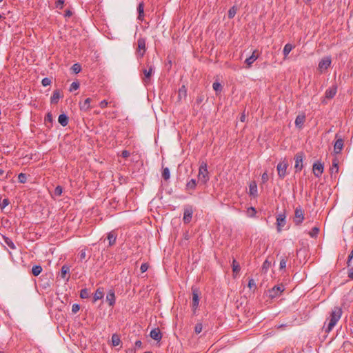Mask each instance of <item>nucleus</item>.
<instances>
[{
    "mask_svg": "<svg viewBox=\"0 0 353 353\" xmlns=\"http://www.w3.org/2000/svg\"><path fill=\"white\" fill-rule=\"evenodd\" d=\"M70 268L67 265H63L61 269L60 276L62 279H65L67 274L69 273Z\"/></svg>",
    "mask_w": 353,
    "mask_h": 353,
    "instance_id": "nucleus-30",
    "label": "nucleus"
},
{
    "mask_svg": "<svg viewBox=\"0 0 353 353\" xmlns=\"http://www.w3.org/2000/svg\"><path fill=\"white\" fill-rule=\"evenodd\" d=\"M199 181H200L202 183L205 184L209 180V172L208 170V165L206 163L203 162L200 166L199 170Z\"/></svg>",
    "mask_w": 353,
    "mask_h": 353,
    "instance_id": "nucleus-3",
    "label": "nucleus"
},
{
    "mask_svg": "<svg viewBox=\"0 0 353 353\" xmlns=\"http://www.w3.org/2000/svg\"><path fill=\"white\" fill-rule=\"evenodd\" d=\"M232 271H233L234 274H236L240 272V270H241L240 265H239V263L235 259H234L232 261Z\"/></svg>",
    "mask_w": 353,
    "mask_h": 353,
    "instance_id": "nucleus-31",
    "label": "nucleus"
},
{
    "mask_svg": "<svg viewBox=\"0 0 353 353\" xmlns=\"http://www.w3.org/2000/svg\"><path fill=\"white\" fill-rule=\"evenodd\" d=\"M202 329H203V325L201 323H198L196 324L195 327H194V332L196 333V334H199L202 331Z\"/></svg>",
    "mask_w": 353,
    "mask_h": 353,
    "instance_id": "nucleus-45",
    "label": "nucleus"
},
{
    "mask_svg": "<svg viewBox=\"0 0 353 353\" xmlns=\"http://www.w3.org/2000/svg\"><path fill=\"white\" fill-rule=\"evenodd\" d=\"M336 138L337 139L334 145V152L335 154H340L344 145L343 139L341 137L338 138L337 134H336Z\"/></svg>",
    "mask_w": 353,
    "mask_h": 353,
    "instance_id": "nucleus-12",
    "label": "nucleus"
},
{
    "mask_svg": "<svg viewBox=\"0 0 353 353\" xmlns=\"http://www.w3.org/2000/svg\"><path fill=\"white\" fill-rule=\"evenodd\" d=\"M5 242L11 249L14 250L16 248L14 243L10 239L6 238Z\"/></svg>",
    "mask_w": 353,
    "mask_h": 353,
    "instance_id": "nucleus-49",
    "label": "nucleus"
},
{
    "mask_svg": "<svg viewBox=\"0 0 353 353\" xmlns=\"http://www.w3.org/2000/svg\"><path fill=\"white\" fill-rule=\"evenodd\" d=\"M90 101L91 99L87 98L82 104L80 103V109L83 111L88 110L90 108Z\"/></svg>",
    "mask_w": 353,
    "mask_h": 353,
    "instance_id": "nucleus-28",
    "label": "nucleus"
},
{
    "mask_svg": "<svg viewBox=\"0 0 353 353\" xmlns=\"http://www.w3.org/2000/svg\"><path fill=\"white\" fill-rule=\"evenodd\" d=\"M89 296H90V293H89L88 289L84 288L81 290L80 297L81 299H88Z\"/></svg>",
    "mask_w": 353,
    "mask_h": 353,
    "instance_id": "nucleus-37",
    "label": "nucleus"
},
{
    "mask_svg": "<svg viewBox=\"0 0 353 353\" xmlns=\"http://www.w3.org/2000/svg\"><path fill=\"white\" fill-rule=\"evenodd\" d=\"M256 213V211L254 208L250 207L248 209V214L250 216L252 217L254 216Z\"/></svg>",
    "mask_w": 353,
    "mask_h": 353,
    "instance_id": "nucleus-50",
    "label": "nucleus"
},
{
    "mask_svg": "<svg viewBox=\"0 0 353 353\" xmlns=\"http://www.w3.org/2000/svg\"><path fill=\"white\" fill-rule=\"evenodd\" d=\"M9 203H10L9 199H3L1 203H0L1 208H5L6 206H8L9 205Z\"/></svg>",
    "mask_w": 353,
    "mask_h": 353,
    "instance_id": "nucleus-51",
    "label": "nucleus"
},
{
    "mask_svg": "<svg viewBox=\"0 0 353 353\" xmlns=\"http://www.w3.org/2000/svg\"><path fill=\"white\" fill-rule=\"evenodd\" d=\"M58 121L63 127H65L68 124V117L65 114H61L59 116Z\"/></svg>",
    "mask_w": 353,
    "mask_h": 353,
    "instance_id": "nucleus-27",
    "label": "nucleus"
},
{
    "mask_svg": "<svg viewBox=\"0 0 353 353\" xmlns=\"http://www.w3.org/2000/svg\"><path fill=\"white\" fill-rule=\"evenodd\" d=\"M63 97L61 94V91L59 89H57L53 92L52 95L50 98V103L52 104H56L58 103L59 100Z\"/></svg>",
    "mask_w": 353,
    "mask_h": 353,
    "instance_id": "nucleus-16",
    "label": "nucleus"
},
{
    "mask_svg": "<svg viewBox=\"0 0 353 353\" xmlns=\"http://www.w3.org/2000/svg\"><path fill=\"white\" fill-rule=\"evenodd\" d=\"M130 156V152L128 150H123L121 152V157L123 158H128Z\"/></svg>",
    "mask_w": 353,
    "mask_h": 353,
    "instance_id": "nucleus-59",
    "label": "nucleus"
},
{
    "mask_svg": "<svg viewBox=\"0 0 353 353\" xmlns=\"http://www.w3.org/2000/svg\"><path fill=\"white\" fill-rule=\"evenodd\" d=\"M203 101V95L198 96L196 99V102L198 104L201 103Z\"/></svg>",
    "mask_w": 353,
    "mask_h": 353,
    "instance_id": "nucleus-61",
    "label": "nucleus"
},
{
    "mask_svg": "<svg viewBox=\"0 0 353 353\" xmlns=\"http://www.w3.org/2000/svg\"><path fill=\"white\" fill-rule=\"evenodd\" d=\"M305 121V116L304 114H299L295 119V125L301 129L302 128Z\"/></svg>",
    "mask_w": 353,
    "mask_h": 353,
    "instance_id": "nucleus-20",
    "label": "nucleus"
},
{
    "mask_svg": "<svg viewBox=\"0 0 353 353\" xmlns=\"http://www.w3.org/2000/svg\"><path fill=\"white\" fill-rule=\"evenodd\" d=\"M63 192V188L60 185H58L54 189V194L57 196H59L61 195Z\"/></svg>",
    "mask_w": 353,
    "mask_h": 353,
    "instance_id": "nucleus-42",
    "label": "nucleus"
},
{
    "mask_svg": "<svg viewBox=\"0 0 353 353\" xmlns=\"http://www.w3.org/2000/svg\"><path fill=\"white\" fill-rule=\"evenodd\" d=\"M284 290L283 285H276L270 290V296L273 299L279 296L281 293Z\"/></svg>",
    "mask_w": 353,
    "mask_h": 353,
    "instance_id": "nucleus-14",
    "label": "nucleus"
},
{
    "mask_svg": "<svg viewBox=\"0 0 353 353\" xmlns=\"http://www.w3.org/2000/svg\"><path fill=\"white\" fill-rule=\"evenodd\" d=\"M236 11H237V8L236 6H232L230 8V10H228V18L229 19H232L234 17L236 13Z\"/></svg>",
    "mask_w": 353,
    "mask_h": 353,
    "instance_id": "nucleus-35",
    "label": "nucleus"
},
{
    "mask_svg": "<svg viewBox=\"0 0 353 353\" xmlns=\"http://www.w3.org/2000/svg\"><path fill=\"white\" fill-rule=\"evenodd\" d=\"M352 259H353V254H352V252H350V254L348 256L347 261V265L348 267L350 266V262H351Z\"/></svg>",
    "mask_w": 353,
    "mask_h": 353,
    "instance_id": "nucleus-60",
    "label": "nucleus"
},
{
    "mask_svg": "<svg viewBox=\"0 0 353 353\" xmlns=\"http://www.w3.org/2000/svg\"><path fill=\"white\" fill-rule=\"evenodd\" d=\"M212 87H213V89L216 92L221 91V90L222 88L221 83H219V82H216V81L213 83Z\"/></svg>",
    "mask_w": 353,
    "mask_h": 353,
    "instance_id": "nucleus-47",
    "label": "nucleus"
},
{
    "mask_svg": "<svg viewBox=\"0 0 353 353\" xmlns=\"http://www.w3.org/2000/svg\"><path fill=\"white\" fill-rule=\"evenodd\" d=\"M258 59V54H257V51L256 50H254L252 55L250 56L248 58H247L245 60V63L247 65L246 68H250L252 63Z\"/></svg>",
    "mask_w": 353,
    "mask_h": 353,
    "instance_id": "nucleus-15",
    "label": "nucleus"
},
{
    "mask_svg": "<svg viewBox=\"0 0 353 353\" xmlns=\"http://www.w3.org/2000/svg\"><path fill=\"white\" fill-rule=\"evenodd\" d=\"M51 83H52L51 80L48 77L43 78L41 81V84L44 87L50 85L51 84Z\"/></svg>",
    "mask_w": 353,
    "mask_h": 353,
    "instance_id": "nucleus-46",
    "label": "nucleus"
},
{
    "mask_svg": "<svg viewBox=\"0 0 353 353\" xmlns=\"http://www.w3.org/2000/svg\"><path fill=\"white\" fill-rule=\"evenodd\" d=\"M196 186V181L195 179H192L186 184L187 190H194Z\"/></svg>",
    "mask_w": 353,
    "mask_h": 353,
    "instance_id": "nucleus-32",
    "label": "nucleus"
},
{
    "mask_svg": "<svg viewBox=\"0 0 353 353\" xmlns=\"http://www.w3.org/2000/svg\"><path fill=\"white\" fill-rule=\"evenodd\" d=\"M287 261H288L287 256H282L281 258V261H280V263H279L280 270H283L286 268Z\"/></svg>",
    "mask_w": 353,
    "mask_h": 353,
    "instance_id": "nucleus-36",
    "label": "nucleus"
},
{
    "mask_svg": "<svg viewBox=\"0 0 353 353\" xmlns=\"http://www.w3.org/2000/svg\"><path fill=\"white\" fill-rule=\"evenodd\" d=\"M18 180L21 183H25L27 181V176L24 173H20L18 175Z\"/></svg>",
    "mask_w": 353,
    "mask_h": 353,
    "instance_id": "nucleus-39",
    "label": "nucleus"
},
{
    "mask_svg": "<svg viewBox=\"0 0 353 353\" xmlns=\"http://www.w3.org/2000/svg\"><path fill=\"white\" fill-rule=\"evenodd\" d=\"M138 17L137 19L142 21L144 17V3L141 2L139 3L137 7Z\"/></svg>",
    "mask_w": 353,
    "mask_h": 353,
    "instance_id": "nucleus-22",
    "label": "nucleus"
},
{
    "mask_svg": "<svg viewBox=\"0 0 353 353\" xmlns=\"http://www.w3.org/2000/svg\"><path fill=\"white\" fill-rule=\"evenodd\" d=\"M331 173L334 172L337 173L339 172V160L336 158H334L332 160V168H331Z\"/></svg>",
    "mask_w": 353,
    "mask_h": 353,
    "instance_id": "nucleus-29",
    "label": "nucleus"
},
{
    "mask_svg": "<svg viewBox=\"0 0 353 353\" xmlns=\"http://www.w3.org/2000/svg\"><path fill=\"white\" fill-rule=\"evenodd\" d=\"M248 286L250 290H254L256 289V285L255 281L253 279H249Z\"/></svg>",
    "mask_w": 353,
    "mask_h": 353,
    "instance_id": "nucleus-41",
    "label": "nucleus"
},
{
    "mask_svg": "<svg viewBox=\"0 0 353 353\" xmlns=\"http://www.w3.org/2000/svg\"><path fill=\"white\" fill-rule=\"evenodd\" d=\"M303 158H304V154L303 152H299L295 155V157H294V161H295L294 168H295L296 172H300L303 169Z\"/></svg>",
    "mask_w": 353,
    "mask_h": 353,
    "instance_id": "nucleus-7",
    "label": "nucleus"
},
{
    "mask_svg": "<svg viewBox=\"0 0 353 353\" xmlns=\"http://www.w3.org/2000/svg\"><path fill=\"white\" fill-rule=\"evenodd\" d=\"M80 261H83L86 259V250L85 249L81 250L79 254Z\"/></svg>",
    "mask_w": 353,
    "mask_h": 353,
    "instance_id": "nucleus-48",
    "label": "nucleus"
},
{
    "mask_svg": "<svg viewBox=\"0 0 353 353\" xmlns=\"http://www.w3.org/2000/svg\"><path fill=\"white\" fill-rule=\"evenodd\" d=\"M331 58L330 57H323L319 63L318 69L322 72L326 70L331 65Z\"/></svg>",
    "mask_w": 353,
    "mask_h": 353,
    "instance_id": "nucleus-10",
    "label": "nucleus"
},
{
    "mask_svg": "<svg viewBox=\"0 0 353 353\" xmlns=\"http://www.w3.org/2000/svg\"><path fill=\"white\" fill-rule=\"evenodd\" d=\"M348 277L353 279V268H350L348 272Z\"/></svg>",
    "mask_w": 353,
    "mask_h": 353,
    "instance_id": "nucleus-62",
    "label": "nucleus"
},
{
    "mask_svg": "<svg viewBox=\"0 0 353 353\" xmlns=\"http://www.w3.org/2000/svg\"><path fill=\"white\" fill-rule=\"evenodd\" d=\"M261 180L263 183H265L268 181V174L267 172H265L261 175Z\"/></svg>",
    "mask_w": 353,
    "mask_h": 353,
    "instance_id": "nucleus-53",
    "label": "nucleus"
},
{
    "mask_svg": "<svg viewBox=\"0 0 353 353\" xmlns=\"http://www.w3.org/2000/svg\"><path fill=\"white\" fill-rule=\"evenodd\" d=\"M249 193L253 197H256L257 196V185L254 181L250 184Z\"/></svg>",
    "mask_w": 353,
    "mask_h": 353,
    "instance_id": "nucleus-26",
    "label": "nucleus"
},
{
    "mask_svg": "<svg viewBox=\"0 0 353 353\" xmlns=\"http://www.w3.org/2000/svg\"><path fill=\"white\" fill-rule=\"evenodd\" d=\"M106 301L108 302L110 306H113L115 304V294L113 290H109L106 295Z\"/></svg>",
    "mask_w": 353,
    "mask_h": 353,
    "instance_id": "nucleus-19",
    "label": "nucleus"
},
{
    "mask_svg": "<svg viewBox=\"0 0 353 353\" xmlns=\"http://www.w3.org/2000/svg\"><path fill=\"white\" fill-rule=\"evenodd\" d=\"M146 51L145 39L139 37L137 40V47L136 49V54L137 58H142Z\"/></svg>",
    "mask_w": 353,
    "mask_h": 353,
    "instance_id": "nucleus-4",
    "label": "nucleus"
},
{
    "mask_svg": "<svg viewBox=\"0 0 353 353\" xmlns=\"http://www.w3.org/2000/svg\"><path fill=\"white\" fill-rule=\"evenodd\" d=\"M192 308L193 310H196V308L199 306V290L196 287L192 288Z\"/></svg>",
    "mask_w": 353,
    "mask_h": 353,
    "instance_id": "nucleus-8",
    "label": "nucleus"
},
{
    "mask_svg": "<svg viewBox=\"0 0 353 353\" xmlns=\"http://www.w3.org/2000/svg\"><path fill=\"white\" fill-rule=\"evenodd\" d=\"M294 48V46L291 43H287L285 45L283 54L284 56V59H286L290 54V52Z\"/></svg>",
    "mask_w": 353,
    "mask_h": 353,
    "instance_id": "nucleus-24",
    "label": "nucleus"
},
{
    "mask_svg": "<svg viewBox=\"0 0 353 353\" xmlns=\"http://www.w3.org/2000/svg\"><path fill=\"white\" fill-rule=\"evenodd\" d=\"M104 296V291L103 288H98L94 294V302L102 299Z\"/></svg>",
    "mask_w": 353,
    "mask_h": 353,
    "instance_id": "nucleus-23",
    "label": "nucleus"
},
{
    "mask_svg": "<svg viewBox=\"0 0 353 353\" xmlns=\"http://www.w3.org/2000/svg\"><path fill=\"white\" fill-rule=\"evenodd\" d=\"M162 177L167 181L170 177V170L168 168H163L162 171Z\"/></svg>",
    "mask_w": 353,
    "mask_h": 353,
    "instance_id": "nucleus-34",
    "label": "nucleus"
},
{
    "mask_svg": "<svg viewBox=\"0 0 353 353\" xmlns=\"http://www.w3.org/2000/svg\"><path fill=\"white\" fill-rule=\"evenodd\" d=\"M187 97V89L184 85H183L178 90L177 101L181 102L183 99H185Z\"/></svg>",
    "mask_w": 353,
    "mask_h": 353,
    "instance_id": "nucleus-17",
    "label": "nucleus"
},
{
    "mask_svg": "<svg viewBox=\"0 0 353 353\" xmlns=\"http://www.w3.org/2000/svg\"><path fill=\"white\" fill-rule=\"evenodd\" d=\"M342 313V309L340 307L336 306L332 310L330 316L327 319L328 323L326 324L325 322L323 326V329L326 333H329L332 330L341 318Z\"/></svg>",
    "mask_w": 353,
    "mask_h": 353,
    "instance_id": "nucleus-1",
    "label": "nucleus"
},
{
    "mask_svg": "<svg viewBox=\"0 0 353 353\" xmlns=\"http://www.w3.org/2000/svg\"><path fill=\"white\" fill-rule=\"evenodd\" d=\"M150 337L157 341H161L162 338V334L159 328L152 329L150 333Z\"/></svg>",
    "mask_w": 353,
    "mask_h": 353,
    "instance_id": "nucleus-18",
    "label": "nucleus"
},
{
    "mask_svg": "<svg viewBox=\"0 0 353 353\" xmlns=\"http://www.w3.org/2000/svg\"><path fill=\"white\" fill-rule=\"evenodd\" d=\"M337 88L333 85L332 88L326 90L325 96L327 99H332L336 94Z\"/></svg>",
    "mask_w": 353,
    "mask_h": 353,
    "instance_id": "nucleus-21",
    "label": "nucleus"
},
{
    "mask_svg": "<svg viewBox=\"0 0 353 353\" xmlns=\"http://www.w3.org/2000/svg\"><path fill=\"white\" fill-rule=\"evenodd\" d=\"M72 71L75 73V74H78L79 72H81V66L80 64L79 63H74L72 66Z\"/></svg>",
    "mask_w": 353,
    "mask_h": 353,
    "instance_id": "nucleus-38",
    "label": "nucleus"
},
{
    "mask_svg": "<svg viewBox=\"0 0 353 353\" xmlns=\"http://www.w3.org/2000/svg\"><path fill=\"white\" fill-rule=\"evenodd\" d=\"M80 309V306L79 304H73L72 306V312L74 314H76Z\"/></svg>",
    "mask_w": 353,
    "mask_h": 353,
    "instance_id": "nucleus-54",
    "label": "nucleus"
},
{
    "mask_svg": "<svg viewBox=\"0 0 353 353\" xmlns=\"http://www.w3.org/2000/svg\"><path fill=\"white\" fill-rule=\"evenodd\" d=\"M285 218L286 216L285 213H281L276 216V225L279 232H280L281 228L285 226L286 223Z\"/></svg>",
    "mask_w": 353,
    "mask_h": 353,
    "instance_id": "nucleus-13",
    "label": "nucleus"
},
{
    "mask_svg": "<svg viewBox=\"0 0 353 353\" xmlns=\"http://www.w3.org/2000/svg\"><path fill=\"white\" fill-rule=\"evenodd\" d=\"M117 236V235L114 231H111L108 234L107 239L109 241L110 246H112L113 245H114V243L116 242Z\"/></svg>",
    "mask_w": 353,
    "mask_h": 353,
    "instance_id": "nucleus-25",
    "label": "nucleus"
},
{
    "mask_svg": "<svg viewBox=\"0 0 353 353\" xmlns=\"http://www.w3.org/2000/svg\"><path fill=\"white\" fill-rule=\"evenodd\" d=\"M323 165L321 162L317 161L313 164V173L316 177H320L323 172Z\"/></svg>",
    "mask_w": 353,
    "mask_h": 353,
    "instance_id": "nucleus-11",
    "label": "nucleus"
},
{
    "mask_svg": "<svg viewBox=\"0 0 353 353\" xmlns=\"http://www.w3.org/2000/svg\"><path fill=\"white\" fill-rule=\"evenodd\" d=\"M64 4V0H57L56 1V7L57 8H62Z\"/></svg>",
    "mask_w": 353,
    "mask_h": 353,
    "instance_id": "nucleus-57",
    "label": "nucleus"
},
{
    "mask_svg": "<svg viewBox=\"0 0 353 353\" xmlns=\"http://www.w3.org/2000/svg\"><path fill=\"white\" fill-rule=\"evenodd\" d=\"M288 167V163L285 159L280 161L278 163V165L276 166V170L278 172L279 177L280 179H283L285 176V175L287 174Z\"/></svg>",
    "mask_w": 353,
    "mask_h": 353,
    "instance_id": "nucleus-5",
    "label": "nucleus"
},
{
    "mask_svg": "<svg viewBox=\"0 0 353 353\" xmlns=\"http://www.w3.org/2000/svg\"><path fill=\"white\" fill-rule=\"evenodd\" d=\"M108 105V102L106 100H103L101 101L99 105L101 108H105Z\"/></svg>",
    "mask_w": 353,
    "mask_h": 353,
    "instance_id": "nucleus-58",
    "label": "nucleus"
},
{
    "mask_svg": "<svg viewBox=\"0 0 353 353\" xmlns=\"http://www.w3.org/2000/svg\"><path fill=\"white\" fill-rule=\"evenodd\" d=\"M304 220V211L301 207H297L294 211V222L296 225H300Z\"/></svg>",
    "mask_w": 353,
    "mask_h": 353,
    "instance_id": "nucleus-6",
    "label": "nucleus"
},
{
    "mask_svg": "<svg viewBox=\"0 0 353 353\" xmlns=\"http://www.w3.org/2000/svg\"><path fill=\"white\" fill-rule=\"evenodd\" d=\"M240 120L242 122H244L245 120V114L244 113H243L240 117Z\"/></svg>",
    "mask_w": 353,
    "mask_h": 353,
    "instance_id": "nucleus-64",
    "label": "nucleus"
},
{
    "mask_svg": "<svg viewBox=\"0 0 353 353\" xmlns=\"http://www.w3.org/2000/svg\"><path fill=\"white\" fill-rule=\"evenodd\" d=\"M148 268H149V265H148V263H143L140 268L141 272L142 273L146 272L148 270Z\"/></svg>",
    "mask_w": 353,
    "mask_h": 353,
    "instance_id": "nucleus-56",
    "label": "nucleus"
},
{
    "mask_svg": "<svg viewBox=\"0 0 353 353\" xmlns=\"http://www.w3.org/2000/svg\"><path fill=\"white\" fill-rule=\"evenodd\" d=\"M193 209L192 207L190 205H187L184 208L183 212V221L185 223H189L192 218Z\"/></svg>",
    "mask_w": 353,
    "mask_h": 353,
    "instance_id": "nucleus-9",
    "label": "nucleus"
},
{
    "mask_svg": "<svg viewBox=\"0 0 353 353\" xmlns=\"http://www.w3.org/2000/svg\"><path fill=\"white\" fill-rule=\"evenodd\" d=\"M319 232V229L317 227H314L312 230L309 232V234L311 237H316Z\"/></svg>",
    "mask_w": 353,
    "mask_h": 353,
    "instance_id": "nucleus-43",
    "label": "nucleus"
},
{
    "mask_svg": "<svg viewBox=\"0 0 353 353\" xmlns=\"http://www.w3.org/2000/svg\"><path fill=\"white\" fill-rule=\"evenodd\" d=\"M143 77H142V81L145 85L150 83L151 77L154 72V66L150 63L148 62L146 68L142 69Z\"/></svg>",
    "mask_w": 353,
    "mask_h": 353,
    "instance_id": "nucleus-2",
    "label": "nucleus"
},
{
    "mask_svg": "<svg viewBox=\"0 0 353 353\" xmlns=\"http://www.w3.org/2000/svg\"><path fill=\"white\" fill-rule=\"evenodd\" d=\"M141 345H142V342H141V341H137L135 342V346H136L137 347H141Z\"/></svg>",
    "mask_w": 353,
    "mask_h": 353,
    "instance_id": "nucleus-63",
    "label": "nucleus"
},
{
    "mask_svg": "<svg viewBox=\"0 0 353 353\" xmlns=\"http://www.w3.org/2000/svg\"><path fill=\"white\" fill-rule=\"evenodd\" d=\"M42 271L41 265H34L32 268V273L34 276H38Z\"/></svg>",
    "mask_w": 353,
    "mask_h": 353,
    "instance_id": "nucleus-33",
    "label": "nucleus"
},
{
    "mask_svg": "<svg viewBox=\"0 0 353 353\" xmlns=\"http://www.w3.org/2000/svg\"><path fill=\"white\" fill-rule=\"evenodd\" d=\"M44 121L46 124L48 123H49L50 125H52V121H53V118H52V115L50 112H48L46 114V116L45 117Z\"/></svg>",
    "mask_w": 353,
    "mask_h": 353,
    "instance_id": "nucleus-40",
    "label": "nucleus"
},
{
    "mask_svg": "<svg viewBox=\"0 0 353 353\" xmlns=\"http://www.w3.org/2000/svg\"><path fill=\"white\" fill-rule=\"evenodd\" d=\"M79 88V83L78 82H72L70 87V91L72 92Z\"/></svg>",
    "mask_w": 353,
    "mask_h": 353,
    "instance_id": "nucleus-44",
    "label": "nucleus"
},
{
    "mask_svg": "<svg viewBox=\"0 0 353 353\" xmlns=\"http://www.w3.org/2000/svg\"><path fill=\"white\" fill-rule=\"evenodd\" d=\"M270 266V262H269L268 260H265L262 265V269L265 270V271L269 268Z\"/></svg>",
    "mask_w": 353,
    "mask_h": 353,
    "instance_id": "nucleus-55",
    "label": "nucleus"
},
{
    "mask_svg": "<svg viewBox=\"0 0 353 353\" xmlns=\"http://www.w3.org/2000/svg\"><path fill=\"white\" fill-rule=\"evenodd\" d=\"M112 341L113 345H114V346H117L120 342L119 339L117 336H116L115 335L112 336Z\"/></svg>",
    "mask_w": 353,
    "mask_h": 353,
    "instance_id": "nucleus-52",
    "label": "nucleus"
}]
</instances>
